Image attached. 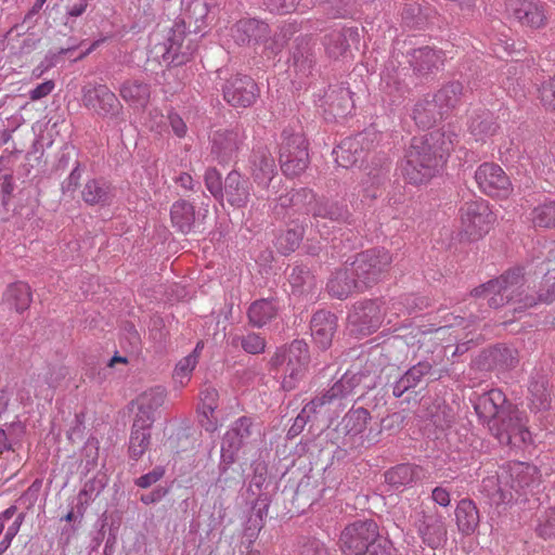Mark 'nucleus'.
Listing matches in <instances>:
<instances>
[{"instance_id": "9d476101", "label": "nucleus", "mask_w": 555, "mask_h": 555, "mask_svg": "<svg viewBox=\"0 0 555 555\" xmlns=\"http://www.w3.org/2000/svg\"><path fill=\"white\" fill-rule=\"evenodd\" d=\"M461 229L470 240L487 234L494 222L488 203L481 198L465 202L460 208Z\"/></svg>"}, {"instance_id": "cd10ccee", "label": "nucleus", "mask_w": 555, "mask_h": 555, "mask_svg": "<svg viewBox=\"0 0 555 555\" xmlns=\"http://www.w3.org/2000/svg\"><path fill=\"white\" fill-rule=\"evenodd\" d=\"M353 92L350 89L348 81H341L338 86L330 87L326 92L327 103L332 112L339 116H345L351 113L354 107Z\"/></svg>"}, {"instance_id": "69168bd1", "label": "nucleus", "mask_w": 555, "mask_h": 555, "mask_svg": "<svg viewBox=\"0 0 555 555\" xmlns=\"http://www.w3.org/2000/svg\"><path fill=\"white\" fill-rule=\"evenodd\" d=\"M53 89H54V82L52 80H47V81L38 85L35 89H33L29 92V96L34 101L40 100V99L47 96L48 94H50Z\"/></svg>"}, {"instance_id": "ea45409f", "label": "nucleus", "mask_w": 555, "mask_h": 555, "mask_svg": "<svg viewBox=\"0 0 555 555\" xmlns=\"http://www.w3.org/2000/svg\"><path fill=\"white\" fill-rule=\"evenodd\" d=\"M422 468L420 466L402 464L388 470L385 475L386 481L396 488L412 483L421 477Z\"/></svg>"}, {"instance_id": "ddd939ff", "label": "nucleus", "mask_w": 555, "mask_h": 555, "mask_svg": "<svg viewBox=\"0 0 555 555\" xmlns=\"http://www.w3.org/2000/svg\"><path fill=\"white\" fill-rule=\"evenodd\" d=\"M403 173H421L423 169L438 171L442 167L424 135L413 137L404 155Z\"/></svg>"}, {"instance_id": "39448f33", "label": "nucleus", "mask_w": 555, "mask_h": 555, "mask_svg": "<svg viewBox=\"0 0 555 555\" xmlns=\"http://www.w3.org/2000/svg\"><path fill=\"white\" fill-rule=\"evenodd\" d=\"M345 555H392L391 546L378 540V528L373 520H359L347 526L339 538Z\"/></svg>"}, {"instance_id": "4d7b16f0", "label": "nucleus", "mask_w": 555, "mask_h": 555, "mask_svg": "<svg viewBox=\"0 0 555 555\" xmlns=\"http://www.w3.org/2000/svg\"><path fill=\"white\" fill-rule=\"evenodd\" d=\"M242 347L246 352L257 354L264 351L266 341L260 335L251 333L242 338Z\"/></svg>"}, {"instance_id": "603ef678", "label": "nucleus", "mask_w": 555, "mask_h": 555, "mask_svg": "<svg viewBox=\"0 0 555 555\" xmlns=\"http://www.w3.org/2000/svg\"><path fill=\"white\" fill-rule=\"evenodd\" d=\"M227 441V434L221 443V459L224 464H232L235 461L236 452L244 444L237 437H232Z\"/></svg>"}, {"instance_id": "49530a36", "label": "nucleus", "mask_w": 555, "mask_h": 555, "mask_svg": "<svg viewBox=\"0 0 555 555\" xmlns=\"http://www.w3.org/2000/svg\"><path fill=\"white\" fill-rule=\"evenodd\" d=\"M403 23L410 28H421L425 23L422 5L417 2L406 3L401 13Z\"/></svg>"}, {"instance_id": "79ce46f5", "label": "nucleus", "mask_w": 555, "mask_h": 555, "mask_svg": "<svg viewBox=\"0 0 555 555\" xmlns=\"http://www.w3.org/2000/svg\"><path fill=\"white\" fill-rule=\"evenodd\" d=\"M531 221L534 227H555V201L545 202L534 207L531 211Z\"/></svg>"}, {"instance_id": "b1692460", "label": "nucleus", "mask_w": 555, "mask_h": 555, "mask_svg": "<svg viewBox=\"0 0 555 555\" xmlns=\"http://www.w3.org/2000/svg\"><path fill=\"white\" fill-rule=\"evenodd\" d=\"M310 330L314 343L326 349L331 346L336 330V317L331 312L319 311L311 319Z\"/></svg>"}, {"instance_id": "09e8293b", "label": "nucleus", "mask_w": 555, "mask_h": 555, "mask_svg": "<svg viewBox=\"0 0 555 555\" xmlns=\"http://www.w3.org/2000/svg\"><path fill=\"white\" fill-rule=\"evenodd\" d=\"M382 80L385 83L386 92L389 94L393 93L392 102H397L398 100L403 98L405 93L409 92L408 85L401 81L397 74L392 75L389 72H387L386 74H383Z\"/></svg>"}, {"instance_id": "c9c22d12", "label": "nucleus", "mask_w": 555, "mask_h": 555, "mask_svg": "<svg viewBox=\"0 0 555 555\" xmlns=\"http://www.w3.org/2000/svg\"><path fill=\"white\" fill-rule=\"evenodd\" d=\"M370 413L363 408L350 410L338 425V431L345 436L357 437L366 428Z\"/></svg>"}, {"instance_id": "de8ad7c7", "label": "nucleus", "mask_w": 555, "mask_h": 555, "mask_svg": "<svg viewBox=\"0 0 555 555\" xmlns=\"http://www.w3.org/2000/svg\"><path fill=\"white\" fill-rule=\"evenodd\" d=\"M302 231L300 229H291L276 237V247L284 255L294 251L300 244Z\"/></svg>"}, {"instance_id": "0eeeda50", "label": "nucleus", "mask_w": 555, "mask_h": 555, "mask_svg": "<svg viewBox=\"0 0 555 555\" xmlns=\"http://www.w3.org/2000/svg\"><path fill=\"white\" fill-rule=\"evenodd\" d=\"M81 102L86 109L102 119L117 120L124 113L117 95L102 82L85 83L81 88Z\"/></svg>"}, {"instance_id": "4be33fe9", "label": "nucleus", "mask_w": 555, "mask_h": 555, "mask_svg": "<svg viewBox=\"0 0 555 555\" xmlns=\"http://www.w3.org/2000/svg\"><path fill=\"white\" fill-rule=\"evenodd\" d=\"M165 399L166 390L160 386L142 392L135 400L138 412L134 421L138 422V425H140V422L152 425L155 421V413L164 404Z\"/></svg>"}, {"instance_id": "3c124183", "label": "nucleus", "mask_w": 555, "mask_h": 555, "mask_svg": "<svg viewBox=\"0 0 555 555\" xmlns=\"http://www.w3.org/2000/svg\"><path fill=\"white\" fill-rule=\"evenodd\" d=\"M537 531L544 538L555 537V506L539 516Z\"/></svg>"}, {"instance_id": "8fccbe9b", "label": "nucleus", "mask_w": 555, "mask_h": 555, "mask_svg": "<svg viewBox=\"0 0 555 555\" xmlns=\"http://www.w3.org/2000/svg\"><path fill=\"white\" fill-rule=\"evenodd\" d=\"M311 211L315 218L330 219L332 221H338L346 215L343 206L328 203L315 204Z\"/></svg>"}, {"instance_id": "1a4fd4ad", "label": "nucleus", "mask_w": 555, "mask_h": 555, "mask_svg": "<svg viewBox=\"0 0 555 555\" xmlns=\"http://www.w3.org/2000/svg\"><path fill=\"white\" fill-rule=\"evenodd\" d=\"M185 20L177 18L170 28L163 59L175 66L189 62L197 50L196 34L185 31Z\"/></svg>"}, {"instance_id": "a878e982", "label": "nucleus", "mask_w": 555, "mask_h": 555, "mask_svg": "<svg viewBox=\"0 0 555 555\" xmlns=\"http://www.w3.org/2000/svg\"><path fill=\"white\" fill-rule=\"evenodd\" d=\"M198 413L201 424L207 431H215L218 428V418L215 412L218 408L219 393L212 387H206L201 391Z\"/></svg>"}, {"instance_id": "58836bf2", "label": "nucleus", "mask_w": 555, "mask_h": 555, "mask_svg": "<svg viewBox=\"0 0 555 555\" xmlns=\"http://www.w3.org/2000/svg\"><path fill=\"white\" fill-rule=\"evenodd\" d=\"M152 425H147L140 422H133L132 431L129 440V455L133 460H139L149 449L151 443L150 428Z\"/></svg>"}, {"instance_id": "393cba45", "label": "nucleus", "mask_w": 555, "mask_h": 555, "mask_svg": "<svg viewBox=\"0 0 555 555\" xmlns=\"http://www.w3.org/2000/svg\"><path fill=\"white\" fill-rule=\"evenodd\" d=\"M358 383L359 378L357 377L356 374L351 375L349 372L346 373L323 396L311 400L308 403V408L306 409V411L321 408L322 405L331 403L336 399L347 397L352 392L353 388Z\"/></svg>"}, {"instance_id": "864d4df0", "label": "nucleus", "mask_w": 555, "mask_h": 555, "mask_svg": "<svg viewBox=\"0 0 555 555\" xmlns=\"http://www.w3.org/2000/svg\"><path fill=\"white\" fill-rule=\"evenodd\" d=\"M251 421L248 417L238 418L227 431V441L232 437H237L245 442L250 436Z\"/></svg>"}, {"instance_id": "20e7f679", "label": "nucleus", "mask_w": 555, "mask_h": 555, "mask_svg": "<svg viewBox=\"0 0 555 555\" xmlns=\"http://www.w3.org/2000/svg\"><path fill=\"white\" fill-rule=\"evenodd\" d=\"M465 96L464 86L460 81H450L436 92L421 98L413 107L412 118L422 129H430L437 122L447 119L456 109Z\"/></svg>"}, {"instance_id": "f03ea898", "label": "nucleus", "mask_w": 555, "mask_h": 555, "mask_svg": "<svg viewBox=\"0 0 555 555\" xmlns=\"http://www.w3.org/2000/svg\"><path fill=\"white\" fill-rule=\"evenodd\" d=\"M473 295L477 298H486L492 308L503 306L505 302L511 304L516 312L533 307L538 302H553L555 300V282L545 292L541 291L539 296L534 297L526 294L521 271L515 269L496 280L476 287Z\"/></svg>"}, {"instance_id": "2f4dec72", "label": "nucleus", "mask_w": 555, "mask_h": 555, "mask_svg": "<svg viewBox=\"0 0 555 555\" xmlns=\"http://www.w3.org/2000/svg\"><path fill=\"white\" fill-rule=\"evenodd\" d=\"M479 190L492 197L505 198L512 191L508 176H473Z\"/></svg>"}, {"instance_id": "7c9ffc66", "label": "nucleus", "mask_w": 555, "mask_h": 555, "mask_svg": "<svg viewBox=\"0 0 555 555\" xmlns=\"http://www.w3.org/2000/svg\"><path fill=\"white\" fill-rule=\"evenodd\" d=\"M528 391V406L531 412H544L551 408V395L545 377L539 376L538 378H532Z\"/></svg>"}, {"instance_id": "f8f14e48", "label": "nucleus", "mask_w": 555, "mask_h": 555, "mask_svg": "<svg viewBox=\"0 0 555 555\" xmlns=\"http://www.w3.org/2000/svg\"><path fill=\"white\" fill-rule=\"evenodd\" d=\"M384 319L383 305L379 300L357 302L348 315V327L357 337L374 333Z\"/></svg>"}, {"instance_id": "6ab92c4d", "label": "nucleus", "mask_w": 555, "mask_h": 555, "mask_svg": "<svg viewBox=\"0 0 555 555\" xmlns=\"http://www.w3.org/2000/svg\"><path fill=\"white\" fill-rule=\"evenodd\" d=\"M509 11L522 26L541 28L546 24L545 5L539 0H513Z\"/></svg>"}, {"instance_id": "a19ab883", "label": "nucleus", "mask_w": 555, "mask_h": 555, "mask_svg": "<svg viewBox=\"0 0 555 555\" xmlns=\"http://www.w3.org/2000/svg\"><path fill=\"white\" fill-rule=\"evenodd\" d=\"M250 164L253 171H259L260 173H274L275 163L270 151L262 145H258L254 149L250 156Z\"/></svg>"}, {"instance_id": "0e129e2a", "label": "nucleus", "mask_w": 555, "mask_h": 555, "mask_svg": "<svg viewBox=\"0 0 555 555\" xmlns=\"http://www.w3.org/2000/svg\"><path fill=\"white\" fill-rule=\"evenodd\" d=\"M167 118L175 134L179 138L184 137L186 133V125L181 116L176 112H169Z\"/></svg>"}, {"instance_id": "37998d69", "label": "nucleus", "mask_w": 555, "mask_h": 555, "mask_svg": "<svg viewBox=\"0 0 555 555\" xmlns=\"http://www.w3.org/2000/svg\"><path fill=\"white\" fill-rule=\"evenodd\" d=\"M108 196V186L102 179H89L82 190V197L89 204H99L106 201Z\"/></svg>"}, {"instance_id": "e433bc0d", "label": "nucleus", "mask_w": 555, "mask_h": 555, "mask_svg": "<svg viewBox=\"0 0 555 555\" xmlns=\"http://www.w3.org/2000/svg\"><path fill=\"white\" fill-rule=\"evenodd\" d=\"M170 219L172 227L181 233L191 232L195 220L193 205L184 199L175 202L170 209Z\"/></svg>"}, {"instance_id": "a211bd4d", "label": "nucleus", "mask_w": 555, "mask_h": 555, "mask_svg": "<svg viewBox=\"0 0 555 555\" xmlns=\"http://www.w3.org/2000/svg\"><path fill=\"white\" fill-rule=\"evenodd\" d=\"M231 36L238 46H254L269 38L270 27L257 18H241L232 26Z\"/></svg>"}, {"instance_id": "9b49d317", "label": "nucleus", "mask_w": 555, "mask_h": 555, "mask_svg": "<svg viewBox=\"0 0 555 555\" xmlns=\"http://www.w3.org/2000/svg\"><path fill=\"white\" fill-rule=\"evenodd\" d=\"M392 262L390 253L385 248H374L359 254L351 263L352 273L363 285H369L380 279Z\"/></svg>"}, {"instance_id": "7ed1b4c3", "label": "nucleus", "mask_w": 555, "mask_h": 555, "mask_svg": "<svg viewBox=\"0 0 555 555\" xmlns=\"http://www.w3.org/2000/svg\"><path fill=\"white\" fill-rule=\"evenodd\" d=\"M537 480L535 466L521 462L508 463L496 475L483 478L481 492L489 498L491 504L508 505L526 496Z\"/></svg>"}, {"instance_id": "052dcab7", "label": "nucleus", "mask_w": 555, "mask_h": 555, "mask_svg": "<svg viewBox=\"0 0 555 555\" xmlns=\"http://www.w3.org/2000/svg\"><path fill=\"white\" fill-rule=\"evenodd\" d=\"M492 359L505 367H512L516 363L514 350L511 348H496L491 352Z\"/></svg>"}, {"instance_id": "774afa93", "label": "nucleus", "mask_w": 555, "mask_h": 555, "mask_svg": "<svg viewBox=\"0 0 555 555\" xmlns=\"http://www.w3.org/2000/svg\"><path fill=\"white\" fill-rule=\"evenodd\" d=\"M88 4L81 0L73 4H67L65 7L66 16L69 17H79L87 11Z\"/></svg>"}, {"instance_id": "13d9d810", "label": "nucleus", "mask_w": 555, "mask_h": 555, "mask_svg": "<svg viewBox=\"0 0 555 555\" xmlns=\"http://www.w3.org/2000/svg\"><path fill=\"white\" fill-rule=\"evenodd\" d=\"M540 98L546 109L555 112V76L542 86Z\"/></svg>"}, {"instance_id": "5701e85b", "label": "nucleus", "mask_w": 555, "mask_h": 555, "mask_svg": "<svg viewBox=\"0 0 555 555\" xmlns=\"http://www.w3.org/2000/svg\"><path fill=\"white\" fill-rule=\"evenodd\" d=\"M359 41L357 28L348 27L340 30H333L324 37V47L331 59L338 60L350 53L352 43Z\"/></svg>"}, {"instance_id": "4468645a", "label": "nucleus", "mask_w": 555, "mask_h": 555, "mask_svg": "<svg viewBox=\"0 0 555 555\" xmlns=\"http://www.w3.org/2000/svg\"><path fill=\"white\" fill-rule=\"evenodd\" d=\"M224 100L233 107H249L259 96V88L247 75L236 74L228 78L222 87Z\"/></svg>"}, {"instance_id": "412c9836", "label": "nucleus", "mask_w": 555, "mask_h": 555, "mask_svg": "<svg viewBox=\"0 0 555 555\" xmlns=\"http://www.w3.org/2000/svg\"><path fill=\"white\" fill-rule=\"evenodd\" d=\"M210 154L219 164L232 162L240 146V135L234 130H216L210 137Z\"/></svg>"}, {"instance_id": "bb28decb", "label": "nucleus", "mask_w": 555, "mask_h": 555, "mask_svg": "<svg viewBox=\"0 0 555 555\" xmlns=\"http://www.w3.org/2000/svg\"><path fill=\"white\" fill-rule=\"evenodd\" d=\"M424 137L436 156H440V164L443 166L450 151L459 142V134L450 128H441L424 134Z\"/></svg>"}, {"instance_id": "f3484780", "label": "nucleus", "mask_w": 555, "mask_h": 555, "mask_svg": "<svg viewBox=\"0 0 555 555\" xmlns=\"http://www.w3.org/2000/svg\"><path fill=\"white\" fill-rule=\"evenodd\" d=\"M466 128L476 142H486L500 129L494 114L486 107H477L467 112Z\"/></svg>"}, {"instance_id": "338daca9", "label": "nucleus", "mask_w": 555, "mask_h": 555, "mask_svg": "<svg viewBox=\"0 0 555 555\" xmlns=\"http://www.w3.org/2000/svg\"><path fill=\"white\" fill-rule=\"evenodd\" d=\"M205 183L214 196L217 197L223 195L221 176H205Z\"/></svg>"}, {"instance_id": "423d86ee", "label": "nucleus", "mask_w": 555, "mask_h": 555, "mask_svg": "<svg viewBox=\"0 0 555 555\" xmlns=\"http://www.w3.org/2000/svg\"><path fill=\"white\" fill-rule=\"evenodd\" d=\"M308 359V346L304 340H294L289 346L276 350L270 363L273 370L281 373L283 389L296 388L306 374Z\"/></svg>"}, {"instance_id": "bf43d9fd", "label": "nucleus", "mask_w": 555, "mask_h": 555, "mask_svg": "<svg viewBox=\"0 0 555 555\" xmlns=\"http://www.w3.org/2000/svg\"><path fill=\"white\" fill-rule=\"evenodd\" d=\"M164 475L165 468L163 466H156L151 472L137 478L134 483L142 489H147L159 481Z\"/></svg>"}, {"instance_id": "c85d7f7f", "label": "nucleus", "mask_w": 555, "mask_h": 555, "mask_svg": "<svg viewBox=\"0 0 555 555\" xmlns=\"http://www.w3.org/2000/svg\"><path fill=\"white\" fill-rule=\"evenodd\" d=\"M120 96L130 105L145 108L151 98V86L140 79H130L121 83Z\"/></svg>"}, {"instance_id": "5fc2aeb1", "label": "nucleus", "mask_w": 555, "mask_h": 555, "mask_svg": "<svg viewBox=\"0 0 555 555\" xmlns=\"http://www.w3.org/2000/svg\"><path fill=\"white\" fill-rule=\"evenodd\" d=\"M56 171H69V173H78L79 170V162L77 159L76 153L73 152H62L60 157L57 158V163L55 165Z\"/></svg>"}, {"instance_id": "aec40b11", "label": "nucleus", "mask_w": 555, "mask_h": 555, "mask_svg": "<svg viewBox=\"0 0 555 555\" xmlns=\"http://www.w3.org/2000/svg\"><path fill=\"white\" fill-rule=\"evenodd\" d=\"M289 62L298 77H309L317 64L315 42L308 37L296 38Z\"/></svg>"}, {"instance_id": "473e14b6", "label": "nucleus", "mask_w": 555, "mask_h": 555, "mask_svg": "<svg viewBox=\"0 0 555 555\" xmlns=\"http://www.w3.org/2000/svg\"><path fill=\"white\" fill-rule=\"evenodd\" d=\"M430 370L431 364L428 361H421L412 366L393 385V396L401 397L409 389L416 387Z\"/></svg>"}, {"instance_id": "72a5a7b5", "label": "nucleus", "mask_w": 555, "mask_h": 555, "mask_svg": "<svg viewBox=\"0 0 555 555\" xmlns=\"http://www.w3.org/2000/svg\"><path fill=\"white\" fill-rule=\"evenodd\" d=\"M358 282L359 280L356 273H352V267H350L336 272L328 281L327 289L332 296L344 299L358 287Z\"/></svg>"}, {"instance_id": "c756f323", "label": "nucleus", "mask_w": 555, "mask_h": 555, "mask_svg": "<svg viewBox=\"0 0 555 555\" xmlns=\"http://www.w3.org/2000/svg\"><path fill=\"white\" fill-rule=\"evenodd\" d=\"M455 519L459 530L464 534H472L479 525V512L472 500H461L455 508Z\"/></svg>"}, {"instance_id": "c03bdc74", "label": "nucleus", "mask_w": 555, "mask_h": 555, "mask_svg": "<svg viewBox=\"0 0 555 555\" xmlns=\"http://www.w3.org/2000/svg\"><path fill=\"white\" fill-rule=\"evenodd\" d=\"M425 417L429 418L437 428L443 429L452 422L453 414L452 410L448 405L440 400H437L433 406L428 409Z\"/></svg>"}, {"instance_id": "4c0bfd02", "label": "nucleus", "mask_w": 555, "mask_h": 555, "mask_svg": "<svg viewBox=\"0 0 555 555\" xmlns=\"http://www.w3.org/2000/svg\"><path fill=\"white\" fill-rule=\"evenodd\" d=\"M3 301L17 312L26 310L31 302L30 287L24 282L9 285L3 293Z\"/></svg>"}, {"instance_id": "f704fd0d", "label": "nucleus", "mask_w": 555, "mask_h": 555, "mask_svg": "<svg viewBox=\"0 0 555 555\" xmlns=\"http://www.w3.org/2000/svg\"><path fill=\"white\" fill-rule=\"evenodd\" d=\"M279 305L273 299H260L253 302L248 309L249 322L256 327H262L276 318Z\"/></svg>"}, {"instance_id": "a18cd8bd", "label": "nucleus", "mask_w": 555, "mask_h": 555, "mask_svg": "<svg viewBox=\"0 0 555 555\" xmlns=\"http://www.w3.org/2000/svg\"><path fill=\"white\" fill-rule=\"evenodd\" d=\"M197 361L195 359V356H186L183 359H181L178 364L176 365L175 372H173V380L176 384H178L180 387H184L188 385V383L191 379L192 372L197 365Z\"/></svg>"}, {"instance_id": "f257e3e1", "label": "nucleus", "mask_w": 555, "mask_h": 555, "mask_svg": "<svg viewBox=\"0 0 555 555\" xmlns=\"http://www.w3.org/2000/svg\"><path fill=\"white\" fill-rule=\"evenodd\" d=\"M480 420L487 423L491 434L501 444L522 448L532 442L527 416L518 408L506 404L505 395L500 389H491L474 400Z\"/></svg>"}, {"instance_id": "680f3d73", "label": "nucleus", "mask_w": 555, "mask_h": 555, "mask_svg": "<svg viewBox=\"0 0 555 555\" xmlns=\"http://www.w3.org/2000/svg\"><path fill=\"white\" fill-rule=\"evenodd\" d=\"M311 278L309 271L302 267H296L293 269L289 275V282L292 286L299 292L304 291V286L310 282Z\"/></svg>"}, {"instance_id": "6e6552de", "label": "nucleus", "mask_w": 555, "mask_h": 555, "mask_svg": "<svg viewBox=\"0 0 555 555\" xmlns=\"http://www.w3.org/2000/svg\"><path fill=\"white\" fill-rule=\"evenodd\" d=\"M279 162L282 173H302L308 168V143L302 133L283 130Z\"/></svg>"}, {"instance_id": "6e6d98bb", "label": "nucleus", "mask_w": 555, "mask_h": 555, "mask_svg": "<svg viewBox=\"0 0 555 555\" xmlns=\"http://www.w3.org/2000/svg\"><path fill=\"white\" fill-rule=\"evenodd\" d=\"M75 50H76V47L73 46V47H68V48H62L57 52L49 51L38 67L41 69L40 74H42L44 70H48V69L56 66L61 62L63 55L70 54Z\"/></svg>"}, {"instance_id": "2eb2a0df", "label": "nucleus", "mask_w": 555, "mask_h": 555, "mask_svg": "<svg viewBox=\"0 0 555 555\" xmlns=\"http://www.w3.org/2000/svg\"><path fill=\"white\" fill-rule=\"evenodd\" d=\"M406 57L413 74L421 79L435 76L444 63V53L429 46L412 49Z\"/></svg>"}, {"instance_id": "e2e57ef3", "label": "nucleus", "mask_w": 555, "mask_h": 555, "mask_svg": "<svg viewBox=\"0 0 555 555\" xmlns=\"http://www.w3.org/2000/svg\"><path fill=\"white\" fill-rule=\"evenodd\" d=\"M333 153L335 154V162L344 169L352 168L358 162L350 151L341 145L335 149Z\"/></svg>"}, {"instance_id": "dca6fc26", "label": "nucleus", "mask_w": 555, "mask_h": 555, "mask_svg": "<svg viewBox=\"0 0 555 555\" xmlns=\"http://www.w3.org/2000/svg\"><path fill=\"white\" fill-rule=\"evenodd\" d=\"M414 517V527L429 547L437 548L447 541V528L441 516L421 511L416 512Z\"/></svg>"}]
</instances>
